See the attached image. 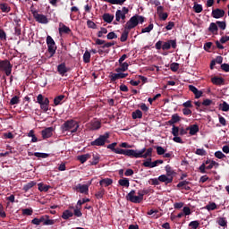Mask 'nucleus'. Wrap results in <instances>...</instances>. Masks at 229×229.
Returning a JSON list of instances; mask_svg holds the SVG:
<instances>
[{"label":"nucleus","instance_id":"obj_28","mask_svg":"<svg viewBox=\"0 0 229 229\" xmlns=\"http://www.w3.org/2000/svg\"><path fill=\"white\" fill-rule=\"evenodd\" d=\"M38 191H40V192H47V191H49V189H51V186H49V185H47V184H44V183H42V182H39L38 184Z\"/></svg>","mask_w":229,"mask_h":229},{"label":"nucleus","instance_id":"obj_43","mask_svg":"<svg viewBox=\"0 0 229 229\" xmlns=\"http://www.w3.org/2000/svg\"><path fill=\"white\" fill-rule=\"evenodd\" d=\"M189 227L191 229H198V228H199V221H198V220L191 221L189 224Z\"/></svg>","mask_w":229,"mask_h":229},{"label":"nucleus","instance_id":"obj_11","mask_svg":"<svg viewBox=\"0 0 229 229\" xmlns=\"http://www.w3.org/2000/svg\"><path fill=\"white\" fill-rule=\"evenodd\" d=\"M47 46L48 53L51 54V56H54L56 53V43H55V39L51 36L47 37Z\"/></svg>","mask_w":229,"mask_h":229},{"label":"nucleus","instance_id":"obj_63","mask_svg":"<svg viewBox=\"0 0 229 229\" xmlns=\"http://www.w3.org/2000/svg\"><path fill=\"white\" fill-rule=\"evenodd\" d=\"M73 215H75L76 217H81V216H83V213H81V210H80V208H76L73 211Z\"/></svg>","mask_w":229,"mask_h":229},{"label":"nucleus","instance_id":"obj_6","mask_svg":"<svg viewBox=\"0 0 229 229\" xmlns=\"http://www.w3.org/2000/svg\"><path fill=\"white\" fill-rule=\"evenodd\" d=\"M12 69H13V64L10 63V60L0 59V72H4L5 75L10 76L12 74Z\"/></svg>","mask_w":229,"mask_h":229},{"label":"nucleus","instance_id":"obj_58","mask_svg":"<svg viewBox=\"0 0 229 229\" xmlns=\"http://www.w3.org/2000/svg\"><path fill=\"white\" fill-rule=\"evenodd\" d=\"M216 158H219L220 160H223V158H226V156L223 154L222 151H216L215 152Z\"/></svg>","mask_w":229,"mask_h":229},{"label":"nucleus","instance_id":"obj_40","mask_svg":"<svg viewBox=\"0 0 229 229\" xmlns=\"http://www.w3.org/2000/svg\"><path fill=\"white\" fill-rule=\"evenodd\" d=\"M165 169L166 171V175L173 177V174H174V170H173V167H171L169 165H166Z\"/></svg>","mask_w":229,"mask_h":229},{"label":"nucleus","instance_id":"obj_3","mask_svg":"<svg viewBox=\"0 0 229 229\" xmlns=\"http://www.w3.org/2000/svg\"><path fill=\"white\" fill-rule=\"evenodd\" d=\"M127 201H131V203H142L144 200V194L142 192V190H140L138 191V196L135 195V190H131L127 195H126Z\"/></svg>","mask_w":229,"mask_h":229},{"label":"nucleus","instance_id":"obj_2","mask_svg":"<svg viewBox=\"0 0 229 229\" xmlns=\"http://www.w3.org/2000/svg\"><path fill=\"white\" fill-rule=\"evenodd\" d=\"M144 16L135 14L134 16L131 17V19L126 22L124 29L130 31L131 30H133V28H137V26H139V22L142 24V22H144Z\"/></svg>","mask_w":229,"mask_h":229},{"label":"nucleus","instance_id":"obj_37","mask_svg":"<svg viewBox=\"0 0 229 229\" xmlns=\"http://www.w3.org/2000/svg\"><path fill=\"white\" fill-rule=\"evenodd\" d=\"M128 35H130V30L124 29L120 38L121 42H126L128 40Z\"/></svg>","mask_w":229,"mask_h":229},{"label":"nucleus","instance_id":"obj_17","mask_svg":"<svg viewBox=\"0 0 229 229\" xmlns=\"http://www.w3.org/2000/svg\"><path fill=\"white\" fill-rule=\"evenodd\" d=\"M55 129L53 127L46 128L45 130L41 131V135L43 139H50L53 137V131Z\"/></svg>","mask_w":229,"mask_h":229},{"label":"nucleus","instance_id":"obj_56","mask_svg":"<svg viewBox=\"0 0 229 229\" xmlns=\"http://www.w3.org/2000/svg\"><path fill=\"white\" fill-rule=\"evenodd\" d=\"M91 126L93 130H99L101 128V123L99 121L92 122Z\"/></svg>","mask_w":229,"mask_h":229},{"label":"nucleus","instance_id":"obj_31","mask_svg":"<svg viewBox=\"0 0 229 229\" xmlns=\"http://www.w3.org/2000/svg\"><path fill=\"white\" fill-rule=\"evenodd\" d=\"M91 158L90 154H84L78 156V160L81 162V164H85V162Z\"/></svg>","mask_w":229,"mask_h":229},{"label":"nucleus","instance_id":"obj_23","mask_svg":"<svg viewBox=\"0 0 229 229\" xmlns=\"http://www.w3.org/2000/svg\"><path fill=\"white\" fill-rule=\"evenodd\" d=\"M211 83H213V85H225V79H223V77L215 76L211 78Z\"/></svg>","mask_w":229,"mask_h":229},{"label":"nucleus","instance_id":"obj_34","mask_svg":"<svg viewBox=\"0 0 229 229\" xmlns=\"http://www.w3.org/2000/svg\"><path fill=\"white\" fill-rule=\"evenodd\" d=\"M35 185H37V182H35L34 181H31L23 186V191L25 192H28V191H30V189H33Z\"/></svg>","mask_w":229,"mask_h":229},{"label":"nucleus","instance_id":"obj_46","mask_svg":"<svg viewBox=\"0 0 229 229\" xmlns=\"http://www.w3.org/2000/svg\"><path fill=\"white\" fill-rule=\"evenodd\" d=\"M170 69L173 72H176L178 69H180V64L178 63H172L170 64Z\"/></svg>","mask_w":229,"mask_h":229},{"label":"nucleus","instance_id":"obj_26","mask_svg":"<svg viewBox=\"0 0 229 229\" xmlns=\"http://www.w3.org/2000/svg\"><path fill=\"white\" fill-rule=\"evenodd\" d=\"M114 16L113 14L104 13L102 16V19L105 22H107V24H110L114 21Z\"/></svg>","mask_w":229,"mask_h":229},{"label":"nucleus","instance_id":"obj_64","mask_svg":"<svg viewBox=\"0 0 229 229\" xmlns=\"http://www.w3.org/2000/svg\"><path fill=\"white\" fill-rule=\"evenodd\" d=\"M222 71H225V72H229V64H221Z\"/></svg>","mask_w":229,"mask_h":229},{"label":"nucleus","instance_id":"obj_52","mask_svg":"<svg viewBox=\"0 0 229 229\" xmlns=\"http://www.w3.org/2000/svg\"><path fill=\"white\" fill-rule=\"evenodd\" d=\"M108 33V30L106 28H101L98 33V38H103V35H106Z\"/></svg>","mask_w":229,"mask_h":229},{"label":"nucleus","instance_id":"obj_16","mask_svg":"<svg viewBox=\"0 0 229 229\" xmlns=\"http://www.w3.org/2000/svg\"><path fill=\"white\" fill-rule=\"evenodd\" d=\"M75 191H77V192H81V194H89V185L79 183L75 186Z\"/></svg>","mask_w":229,"mask_h":229},{"label":"nucleus","instance_id":"obj_14","mask_svg":"<svg viewBox=\"0 0 229 229\" xmlns=\"http://www.w3.org/2000/svg\"><path fill=\"white\" fill-rule=\"evenodd\" d=\"M128 73H123V72H118V73H111L109 76L111 83H114V81H117V80H123L124 78H127Z\"/></svg>","mask_w":229,"mask_h":229},{"label":"nucleus","instance_id":"obj_12","mask_svg":"<svg viewBox=\"0 0 229 229\" xmlns=\"http://www.w3.org/2000/svg\"><path fill=\"white\" fill-rule=\"evenodd\" d=\"M151 157L147 158V160H144L142 163L143 167H148V169H153V167H157L158 164H164V160L157 159L154 162H151Z\"/></svg>","mask_w":229,"mask_h":229},{"label":"nucleus","instance_id":"obj_27","mask_svg":"<svg viewBox=\"0 0 229 229\" xmlns=\"http://www.w3.org/2000/svg\"><path fill=\"white\" fill-rule=\"evenodd\" d=\"M65 99V95H59L54 98L55 106H58V105H62V102Z\"/></svg>","mask_w":229,"mask_h":229},{"label":"nucleus","instance_id":"obj_61","mask_svg":"<svg viewBox=\"0 0 229 229\" xmlns=\"http://www.w3.org/2000/svg\"><path fill=\"white\" fill-rule=\"evenodd\" d=\"M21 25L17 24V26L14 28V35L17 37H21Z\"/></svg>","mask_w":229,"mask_h":229},{"label":"nucleus","instance_id":"obj_38","mask_svg":"<svg viewBox=\"0 0 229 229\" xmlns=\"http://www.w3.org/2000/svg\"><path fill=\"white\" fill-rule=\"evenodd\" d=\"M206 210L210 212L211 210H216L217 208V205L215 202H209L206 207Z\"/></svg>","mask_w":229,"mask_h":229},{"label":"nucleus","instance_id":"obj_5","mask_svg":"<svg viewBox=\"0 0 229 229\" xmlns=\"http://www.w3.org/2000/svg\"><path fill=\"white\" fill-rule=\"evenodd\" d=\"M117 146V142L111 143L107 145V149H111L113 153H115L116 155H124L125 157H130L131 154V149H123V148H115Z\"/></svg>","mask_w":229,"mask_h":229},{"label":"nucleus","instance_id":"obj_19","mask_svg":"<svg viewBox=\"0 0 229 229\" xmlns=\"http://www.w3.org/2000/svg\"><path fill=\"white\" fill-rule=\"evenodd\" d=\"M57 72H59L60 76H65V73L69 72V68H67L65 63L57 65Z\"/></svg>","mask_w":229,"mask_h":229},{"label":"nucleus","instance_id":"obj_48","mask_svg":"<svg viewBox=\"0 0 229 229\" xmlns=\"http://www.w3.org/2000/svg\"><path fill=\"white\" fill-rule=\"evenodd\" d=\"M22 216H33V209L32 208H23L21 209Z\"/></svg>","mask_w":229,"mask_h":229},{"label":"nucleus","instance_id":"obj_49","mask_svg":"<svg viewBox=\"0 0 229 229\" xmlns=\"http://www.w3.org/2000/svg\"><path fill=\"white\" fill-rule=\"evenodd\" d=\"M211 105H216V103L211 99H204L202 102V106H211Z\"/></svg>","mask_w":229,"mask_h":229},{"label":"nucleus","instance_id":"obj_59","mask_svg":"<svg viewBox=\"0 0 229 229\" xmlns=\"http://www.w3.org/2000/svg\"><path fill=\"white\" fill-rule=\"evenodd\" d=\"M156 149H157V155H165V149L163 148V147H161V146H157L156 147Z\"/></svg>","mask_w":229,"mask_h":229},{"label":"nucleus","instance_id":"obj_33","mask_svg":"<svg viewBox=\"0 0 229 229\" xmlns=\"http://www.w3.org/2000/svg\"><path fill=\"white\" fill-rule=\"evenodd\" d=\"M100 157L99 154L96 153L93 154V157H92V161L90 162V165H98V164H99V160H100Z\"/></svg>","mask_w":229,"mask_h":229},{"label":"nucleus","instance_id":"obj_44","mask_svg":"<svg viewBox=\"0 0 229 229\" xmlns=\"http://www.w3.org/2000/svg\"><path fill=\"white\" fill-rule=\"evenodd\" d=\"M105 196V190L103 188H100L99 191L95 194V197L97 199H102V198Z\"/></svg>","mask_w":229,"mask_h":229},{"label":"nucleus","instance_id":"obj_57","mask_svg":"<svg viewBox=\"0 0 229 229\" xmlns=\"http://www.w3.org/2000/svg\"><path fill=\"white\" fill-rule=\"evenodd\" d=\"M21 100L19 99L18 96H14L13 98L10 100V105H19Z\"/></svg>","mask_w":229,"mask_h":229},{"label":"nucleus","instance_id":"obj_15","mask_svg":"<svg viewBox=\"0 0 229 229\" xmlns=\"http://www.w3.org/2000/svg\"><path fill=\"white\" fill-rule=\"evenodd\" d=\"M211 17H213V19H221L225 17V10L219 8L213 9L211 13Z\"/></svg>","mask_w":229,"mask_h":229},{"label":"nucleus","instance_id":"obj_8","mask_svg":"<svg viewBox=\"0 0 229 229\" xmlns=\"http://www.w3.org/2000/svg\"><path fill=\"white\" fill-rule=\"evenodd\" d=\"M110 139V133L105 132L103 135H100L98 139L90 142V146H105V144Z\"/></svg>","mask_w":229,"mask_h":229},{"label":"nucleus","instance_id":"obj_55","mask_svg":"<svg viewBox=\"0 0 229 229\" xmlns=\"http://www.w3.org/2000/svg\"><path fill=\"white\" fill-rule=\"evenodd\" d=\"M153 28H154L153 23H150L148 27L143 28L141 30V33H149L152 31Z\"/></svg>","mask_w":229,"mask_h":229},{"label":"nucleus","instance_id":"obj_7","mask_svg":"<svg viewBox=\"0 0 229 229\" xmlns=\"http://www.w3.org/2000/svg\"><path fill=\"white\" fill-rule=\"evenodd\" d=\"M130 9L128 7H123L122 10H117L115 13V21L113 24L117 25V22H121L122 21H125L126 15H128Z\"/></svg>","mask_w":229,"mask_h":229},{"label":"nucleus","instance_id":"obj_10","mask_svg":"<svg viewBox=\"0 0 229 229\" xmlns=\"http://www.w3.org/2000/svg\"><path fill=\"white\" fill-rule=\"evenodd\" d=\"M31 13L36 22H38L39 24H47L49 22L47 16L38 13V11L31 10Z\"/></svg>","mask_w":229,"mask_h":229},{"label":"nucleus","instance_id":"obj_53","mask_svg":"<svg viewBox=\"0 0 229 229\" xmlns=\"http://www.w3.org/2000/svg\"><path fill=\"white\" fill-rule=\"evenodd\" d=\"M219 106H220L222 112H228V110H229V105H228V103H226L225 101L222 104H220Z\"/></svg>","mask_w":229,"mask_h":229},{"label":"nucleus","instance_id":"obj_22","mask_svg":"<svg viewBox=\"0 0 229 229\" xmlns=\"http://www.w3.org/2000/svg\"><path fill=\"white\" fill-rule=\"evenodd\" d=\"M186 130L190 131V135H196V133L199 131V126H198V124L190 125L189 127L186 128Z\"/></svg>","mask_w":229,"mask_h":229},{"label":"nucleus","instance_id":"obj_30","mask_svg":"<svg viewBox=\"0 0 229 229\" xmlns=\"http://www.w3.org/2000/svg\"><path fill=\"white\" fill-rule=\"evenodd\" d=\"M74 216V213L72 211L66 209L63 212L62 219L67 220Z\"/></svg>","mask_w":229,"mask_h":229},{"label":"nucleus","instance_id":"obj_29","mask_svg":"<svg viewBox=\"0 0 229 229\" xmlns=\"http://www.w3.org/2000/svg\"><path fill=\"white\" fill-rule=\"evenodd\" d=\"M112 183H114V180H112L110 178H105V179H102L99 182V184L101 186L105 185L106 187H108V186L112 185Z\"/></svg>","mask_w":229,"mask_h":229},{"label":"nucleus","instance_id":"obj_21","mask_svg":"<svg viewBox=\"0 0 229 229\" xmlns=\"http://www.w3.org/2000/svg\"><path fill=\"white\" fill-rule=\"evenodd\" d=\"M43 225L44 226H51L56 223V220L49 219V216L44 215L43 216Z\"/></svg>","mask_w":229,"mask_h":229},{"label":"nucleus","instance_id":"obj_41","mask_svg":"<svg viewBox=\"0 0 229 229\" xmlns=\"http://www.w3.org/2000/svg\"><path fill=\"white\" fill-rule=\"evenodd\" d=\"M193 10H194L195 13H201L203 12V5H201L199 4H195L193 5Z\"/></svg>","mask_w":229,"mask_h":229},{"label":"nucleus","instance_id":"obj_36","mask_svg":"<svg viewBox=\"0 0 229 229\" xmlns=\"http://www.w3.org/2000/svg\"><path fill=\"white\" fill-rule=\"evenodd\" d=\"M132 119H142V111L140 109H137L131 114Z\"/></svg>","mask_w":229,"mask_h":229},{"label":"nucleus","instance_id":"obj_24","mask_svg":"<svg viewBox=\"0 0 229 229\" xmlns=\"http://www.w3.org/2000/svg\"><path fill=\"white\" fill-rule=\"evenodd\" d=\"M119 64H120V67H118L114 70L115 72H125V71L128 69V67H130V64H128V63H126V62L119 63Z\"/></svg>","mask_w":229,"mask_h":229},{"label":"nucleus","instance_id":"obj_1","mask_svg":"<svg viewBox=\"0 0 229 229\" xmlns=\"http://www.w3.org/2000/svg\"><path fill=\"white\" fill-rule=\"evenodd\" d=\"M151 158L153 157V148H143L140 150L131 149V158Z\"/></svg>","mask_w":229,"mask_h":229},{"label":"nucleus","instance_id":"obj_4","mask_svg":"<svg viewBox=\"0 0 229 229\" xmlns=\"http://www.w3.org/2000/svg\"><path fill=\"white\" fill-rule=\"evenodd\" d=\"M63 131H71V133H76L78 128H80V123L74 120H68L64 123L61 126Z\"/></svg>","mask_w":229,"mask_h":229},{"label":"nucleus","instance_id":"obj_47","mask_svg":"<svg viewBox=\"0 0 229 229\" xmlns=\"http://www.w3.org/2000/svg\"><path fill=\"white\" fill-rule=\"evenodd\" d=\"M217 224L219 225V226H227L228 222L226 221V218L225 217H220L218 218Z\"/></svg>","mask_w":229,"mask_h":229},{"label":"nucleus","instance_id":"obj_9","mask_svg":"<svg viewBox=\"0 0 229 229\" xmlns=\"http://www.w3.org/2000/svg\"><path fill=\"white\" fill-rule=\"evenodd\" d=\"M37 103L40 105V108L43 112H47V110H49V98H44L42 94H39L37 97Z\"/></svg>","mask_w":229,"mask_h":229},{"label":"nucleus","instance_id":"obj_25","mask_svg":"<svg viewBox=\"0 0 229 229\" xmlns=\"http://www.w3.org/2000/svg\"><path fill=\"white\" fill-rule=\"evenodd\" d=\"M219 28L217 27V23L211 22L208 27V31L212 33L213 35H217Z\"/></svg>","mask_w":229,"mask_h":229},{"label":"nucleus","instance_id":"obj_51","mask_svg":"<svg viewBox=\"0 0 229 229\" xmlns=\"http://www.w3.org/2000/svg\"><path fill=\"white\" fill-rule=\"evenodd\" d=\"M172 135H174V137H178V135H180V128L173 125Z\"/></svg>","mask_w":229,"mask_h":229},{"label":"nucleus","instance_id":"obj_62","mask_svg":"<svg viewBox=\"0 0 229 229\" xmlns=\"http://www.w3.org/2000/svg\"><path fill=\"white\" fill-rule=\"evenodd\" d=\"M106 38L108 40H114V38H117V34L115 32H109Z\"/></svg>","mask_w":229,"mask_h":229},{"label":"nucleus","instance_id":"obj_35","mask_svg":"<svg viewBox=\"0 0 229 229\" xmlns=\"http://www.w3.org/2000/svg\"><path fill=\"white\" fill-rule=\"evenodd\" d=\"M105 3H110V4H120V6H123L124 4V2L126 0H102Z\"/></svg>","mask_w":229,"mask_h":229},{"label":"nucleus","instance_id":"obj_60","mask_svg":"<svg viewBox=\"0 0 229 229\" xmlns=\"http://www.w3.org/2000/svg\"><path fill=\"white\" fill-rule=\"evenodd\" d=\"M216 24L218 26V28H220V30H226V21H216Z\"/></svg>","mask_w":229,"mask_h":229},{"label":"nucleus","instance_id":"obj_45","mask_svg":"<svg viewBox=\"0 0 229 229\" xmlns=\"http://www.w3.org/2000/svg\"><path fill=\"white\" fill-rule=\"evenodd\" d=\"M34 157H37V158H47L49 157V154L42 153V152H35Z\"/></svg>","mask_w":229,"mask_h":229},{"label":"nucleus","instance_id":"obj_18","mask_svg":"<svg viewBox=\"0 0 229 229\" xmlns=\"http://www.w3.org/2000/svg\"><path fill=\"white\" fill-rule=\"evenodd\" d=\"M174 177L167 176V174H162L158 176L159 182L165 183V185H169V183H173Z\"/></svg>","mask_w":229,"mask_h":229},{"label":"nucleus","instance_id":"obj_13","mask_svg":"<svg viewBox=\"0 0 229 229\" xmlns=\"http://www.w3.org/2000/svg\"><path fill=\"white\" fill-rule=\"evenodd\" d=\"M171 47L173 49H176V47H177L176 39H170V40L163 43V46H162L163 51H167V50L171 49Z\"/></svg>","mask_w":229,"mask_h":229},{"label":"nucleus","instance_id":"obj_32","mask_svg":"<svg viewBox=\"0 0 229 229\" xmlns=\"http://www.w3.org/2000/svg\"><path fill=\"white\" fill-rule=\"evenodd\" d=\"M118 183L119 185H121V187H130V180L128 178H123V179H120L118 181Z\"/></svg>","mask_w":229,"mask_h":229},{"label":"nucleus","instance_id":"obj_50","mask_svg":"<svg viewBox=\"0 0 229 229\" xmlns=\"http://www.w3.org/2000/svg\"><path fill=\"white\" fill-rule=\"evenodd\" d=\"M195 154L199 157H205L207 155V150L204 148H197Z\"/></svg>","mask_w":229,"mask_h":229},{"label":"nucleus","instance_id":"obj_20","mask_svg":"<svg viewBox=\"0 0 229 229\" xmlns=\"http://www.w3.org/2000/svg\"><path fill=\"white\" fill-rule=\"evenodd\" d=\"M72 30H71V28L67 27L64 23H60V27H59L60 35H63V33H64L65 35H69V33H72Z\"/></svg>","mask_w":229,"mask_h":229},{"label":"nucleus","instance_id":"obj_42","mask_svg":"<svg viewBox=\"0 0 229 229\" xmlns=\"http://www.w3.org/2000/svg\"><path fill=\"white\" fill-rule=\"evenodd\" d=\"M40 223H44V216H41L39 218H33L31 220V224L36 225L37 226H38V225H40Z\"/></svg>","mask_w":229,"mask_h":229},{"label":"nucleus","instance_id":"obj_39","mask_svg":"<svg viewBox=\"0 0 229 229\" xmlns=\"http://www.w3.org/2000/svg\"><path fill=\"white\" fill-rule=\"evenodd\" d=\"M83 62L84 64H90V52L89 50H86L83 55Z\"/></svg>","mask_w":229,"mask_h":229},{"label":"nucleus","instance_id":"obj_54","mask_svg":"<svg viewBox=\"0 0 229 229\" xmlns=\"http://www.w3.org/2000/svg\"><path fill=\"white\" fill-rule=\"evenodd\" d=\"M0 10H2V12L8 13L10 12V7L8 6V4H0Z\"/></svg>","mask_w":229,"mask_h":229}]
</instances>
